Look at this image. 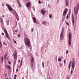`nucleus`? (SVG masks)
<instances>
[{"instance_id": "nucleus-1", "label": "nucleus", "mask_w": 79, "mask_h": 79, "mask_svg": "<svg viewBox=\"0 0 79 79\" xmlns=\"http://www.w3.org/2000/svg\"><path fill=\"white\" fill-rule=\"evenodd\" d=\"M24 40L25 45L28 47H29L31 46L30 40L28 37H25L24 39Z\"/></svg>"}, {"instance_id": "nucleus-2", "label": "nucleus", "mask_w": 79, "mask_h": 79, "mask_svg": "<svg viewBox=\"0 0 79 79\" xmlns=\"http://www.w3.org/2000/svg\"><path fill=\"white\" fill-rule=\"evenodd\" d=\"M69 43L68 44L69 46H71V32H69Z\"/></svg>"}, {"instance_id": "nucleus-3", "label": "nucleus", "mask_w": 79, "mask_h": 79, "mask_svg": "<svg viewBox=\"0 0 79 79\" xmlns=\"http://www.w3.org/2000/svg\"><path fill=\"white\" fill-rule=\"evenodd\" d=\"M4 32L6 34V37L7 39H9L10 36H9V35H8V32H7V31H6V29H5L4 30Z\"/></svg>"}, {"instance_id": "nucleus-4", "label": "nucleus", "mask_w": 79, "mask_h": 79, "mask_svg": "<svg viewBox=\"0 0 79 79\" xmlns=\"http://www.w3.org/2000/svg\"><path fill=\"white\" fill-rule=\"evenodd\" d=\"M6 6H7L8 8V10H9V11H13V9H12V8L9 5H8V4H6Z\"/></svg>"}, {"instance_id": "nucleus-5", "label": "nucleus", "mask_w": 79, "mask_h": 79, "mask_svg": "<svg viewBox=\"0 0 79 79\" xmlns=\"http://www.w3.org/2000/svg\"><path fill=\"white\" fill-rule=\"evenodd\" d=\"M63 32L61 31L60 34V40H64V37H63Z\"/></svg>"}, {"instance_id": "nucleus-6", "label": "nucleus", "mask_w": 79, "mask_h": 79, "mask_svg": "<svg viewBox=\"0 0 79 79\" xmlns=\"http://www.w3.org/2000/svg\"><path fill=\"white\" fill-rule=\"evenodd\" d=\"M75 61L73 60L72 63V68H73V70L74 69V67H75Z\"/></svg>"}, {"instance_id": "nucleus-7", "label": "nucleus", "mask_w": 79, "mask_h": 79, "mask_svg": "<svg viewBox=\"0 0 79 79\" xmlns=\"http://www.w3.org/2000/svg\"><path fill=\"white\" fill-rule=\"evenodd\" d=\"M72 23L73 25H74V15L73 14H72Z\"/></svg>"}, {"instance_id": "nucleus-8", "label": "nucleus", "mask_w": 79, "mask_h": 79, "mask_svg": "<svg viewBox=\"0 0 79 79\" xmlns=\"http://www.w3.org/2000/svg\"><path fill=\"white\" fill-rule=\"evenodd\" d=\"M26 6L27 8H29L31 6V2H29L27 3L26 4Z\"/></svg>"}, {"instance_id": "nucleus-9", "label": "nucleus", "mask_w": 79, "mask_h": 79, "mask_svg": "<svg viewBox=\"0 0 79 79\" xmlns=\"http://www.w3.org/2000/svg\"><path fill=\"white\" fill-rule=\"evenodd\" d=\"M13 11V14L14 15H15V16H17V17H18V15L17 14V13H16V11H15L14 10Z\"/></svg>"}, {"instance_id": "nucleus-10", "label": "nucleus", "mask_w": 79, "mask_h": 79, "mask_svg": "<svg viewBox=\"0 0 79 79\" xmlns=\"http://www.w3.org/2000/svg\"><path fill=\"white\" fill-rule=\"evenodd\" d=\"M32 19L33 20V21L34 23H37V21H36V19L34 17H33Z\"/></svg>"}, {"instance_id": "nucleus-11", "label": "nucleus", "mask_w": 79, "mask_h": 79, "mask_svg": "<svg viewBox=\"0 0 79 79\" xmlns=\"http://www.w3.org/2000/svg\"><path fill=\"white\" fill-rule=\"evenodd\" d=\"M41 12L42 13L43 15H44L45 13H46V11L44 10H41Z\"/></svg>"}, {"instance_id": "nucleus-12", "label": "nucleus", "mask_w": 79, "mask_h": 79, "mask_svg": "<svg viewBox=\"0 0 79 79\" xmlns=\"http://www.w3.org/2000/svg\"><path fill=\"white\" fill-rule=\"evenodd\" d=\"M65 5L67 6H69V0H67L66 1Z\"/></svg>"}, {"instance_id": "nucleus-13", "label": "nucleus", "mask_w": 79, "mask_h": 79, "mask_svg": "<svg viewBox=\"0 0 79 79\" xmlns=\"http://www.w3.org/2000/svg\"><path fill=\"white\" fill-rule=\"evenodd\" d=\"M14 63H13V71H14V68H15V66L16 65V60H14Z\"/></svg>"}, {"instance_id": "nucleus-14", "label": "nucleus", "mask_w": 79, "mask_h": 79, "mask_svg": "<svg viewBox=\"0 0 79 79\" xmlns=\"http://www.w3.org/2000/svg\"><path fill=\"white\" fill-rule=\"evenodd\" d=\"M6 66H7V68H8L9 70H11V67L10 65H7Z\"/></svg>"}, {"instance_id": "nucleus-15", "label": "nucleus", "mask_w": 79, "mask_h": 79, "mask_svg": "<svg viewBox=\"0 0 79 79\" xmlns=\"http://www.w3.org/2000/svg\"><path fill=\"white\" fill-rule=\"evenodd\" d=\"M15 52L14 53V56H17V52H16V50H15Z\"/></svg>"}, {"instance_id": "nucleus-16", "label": "nucleus", "mask_w": 79, "mask_h": 79, "mask_svg": "<svg viewBox=\"0 0 79 79\" xmlns=\"http://www.w3.org/2000/svg\"><path fill=\"white\" fill-rule=\"evenodd\" d=\"M31 63H34V58L33 57L31 58Z\"/></svg>"}, {"instance_id": "nucleus-17", "label": "nucleus", "mask_w": 79, "mask_h": 79, "mask_svg": "<svg viewBox=\"0 0 79 79\" xmlns=\"http://www.w3.org/2000/svg\"><path fill=\"white\" fill-rule=\"evenodd\" d=\"M68 9L67 8H66L64 11V12L65 13H67L68 12Z\"/></svg>"}, {"instance_id": "nucleus-18", "label": "nucleus", "mask_w": 79, "mask_h": 79, "mask_svg": "<svg viewBox=\"0 0 79 79\" xmlns=\"http://www.w3.org/2000/svg\"><path fill=\"white\" fill-rule=\"evenodd\" d=\"M44 25L46 26H48V25H49V23H47L46 22V23H45Z\"/></svg>"}, {"instance_id": "nucleus-19", "label": "nucleus", "mask_w": 79, "mask_h": 79, "mask_svg": "<svg viewBox=\"0 0 79 79\" xmlns=\"http://www.w3.org/2000/svg\"><path fill=\"white\" fill-rule=\"evenodd\" d=\"M45 23H46V21H43L42 22V24H44V25H45Z\"/></svg>"}, {"instance_id": "nucleus-20", "label": "nucleus", "mask_w": 79, "mask_h": 79, "mask_svg": "<svg viewBox=\"0 0 79 79\" xmlns=\"http://www.w3.org/2000/svg\"><path fill=\"white\" fill-rule=\"evenodd\" d=\"M17 3H18L19 4V6H21V4L20 3V2H19V0H17Z\"/></svg>"}, {"instance_id": "nucleus-21", "label": "nucleus", "mask_w": 79, "mask_h": 79, "mask_svg": "<svg viewBox=\"0 0 79 79\" xmlns=\"http://www.w3.org/2000/svg\"><path fill=\"white\" fill-rule=\"evenodd\" d=\"M67 13H66V12H64L63 14V16H66V15Z\"/></svg>"}, {"instance_id": "nucleus-22", "label": "nucleus", "mask_w": 79, "mask_h": 79, "mask_svg": "<svg viewBox=\"0 0 79 79\" xmlns=\"http://www.w3.org/2000/svg\"><path fill=\"white\" fill-rule=\"evenodd\" d=\"M16 77H17V75L16 74L15 76L14 77V79H16Z\"/></svg>"}, {"instance_id": "nucleus-23", "label": "nucleus", "mask_w": 79, "mask_h": 79, "mask_svg": "<svg viewBox=\"0 0 79 79\" xmlns=\"http://www.w3.org/2000/svg\"><path fill=\"white\" fill-rule=\"evenodd\" d=\"M31 68H32V67H33V66H34V65H33V63H31Z\"/></svg>"}, {"instance_id": "nucleus-24", "label": "nucleus", "mask_w": 79, "mask_h": 79, "mask_svg": "<svg viewBox=\"0 0 79 79\" xmlns=\"http://www.w3.org/2000/svg\"><path fill=\"white\" fill-rule=\"evenodd\" d=\"M0 23H1L2 25V26H4V25L3 24V21H2V22H0Z\"/></svg>"}, {"instance_id": "nucleus-25", "label": "nucleus", "mask_w": 79, "mask_h": 79, "mask_svg": "<svg viewBox=\"0 0 79 79\" xmlns=\"http://www.w3.org/2000/svg\"><path fill=\"white\" fill-rule=\"evenodd\" d=\"M14 59H15L14 60H16V59H17V56H14Z\"/></svg>"}, {"instance_id": "nucleus-26", "label": "nucleus", "mask_w": 79, "mask_h": 79, "mask_svg": "<svg viewBox=\"0 0 79 79\" xmlns=\"http://www.w3.org/2000/svg\"><path fill=\"white\" fill-rule=\"evenodd\" d=\"M2 21H3V19H2V18L1 17L0 18V22H1Z\"/></svg>"}, {"instance_id": "nucleus-27", "label": "nucleus", "mask_w": 79, "mask_h": 79, "mask_svg": "<svg viewBox=\"0 0 79 79\" xmlns=\"http://www.w3.org/2000/svg\"><path fill=\"white\" fill-rule=\"evenodd\" d=\"M22 64H23V63L22 62H20V65H19V67H20H20H21V66H22Z\"/></svg>"}, {"instance_id": "nucleus-28", "label": "nucleus", "mask_w": 79, "mask_h": 79, "mask_svg": "<svg viewBox=\"0 0 79 79\" xmlns=\"http://www.w3.org/2000/svg\"><path fill=\"white\" fill-rule=\"evenodd\" d=\"M49 17L50 18H52V15H51V14H50L49 15Z\"/></svg>"}, {"instance_id": "nucleus-29", "label": "nucleus", "mask_w": 79, "mask_h": 79, "mask_svg": "<svg viewBox=\"0 0 79 79\" xmlns=\"http://www.w3.org/2000/svg\"><path fill=\"white\" fill-rule=\"evenodd\" d=\"M64 27H62V32H64Z\"/></svg>"}, {"instance_id": "nucleus-30", "label": "nucleus", "mask_w": 79, "mask_h": 79, "mask_svg": "<svg viewBox=\"0 0 79 79\" xmlns=\"http://www.w3.org/2000/svg\"><path fill=\"white\" fill-rule=\"evenodd\" d=\"M42 66H43V67L44 68V62H42Z\"/></svg>"}, {"instance_id": "nucleus-31", "label": "nucleus", "mask_w": 79, "mask_h": 79, "mask_svg": "<svg viewBox=\"0 0 79 79\" xmlns=\"http://www.w3.org/2000/svg\"><path fill=\"white\" fill-rule=\"evenodd\" d=\"M78 13V10H77L75 12V13L76 15L77 14V13Z\"/></svg>"}, {"instance_id": "nucleus-32", "label": "nucleus", "mask_w": 79, "mask_h": 79, "mask_svg": "<svg viewBox=\"0 0 79 79\" xmlns=\"http://www.w3.org/2000/svg\"><path fill=\"white\" fill-rule=\"evenodd\" d=\"M38 3H39V4H41V3H42V2H40V0H39L38 1Z\"/></svg>"}, {"instance_id": "nucleus-33", "label": "nucleus", "mask_w": 79, "mask_h": 79, "mask_svg": "<svg viewBox=\"0 0 79 79\" xmlns=\"http://www.w3.org/2000/svg\"><path fill=\"white\" fill-rule=\"evenodd\" d=\"M3 57H2V63H3Z\"/></svg>"}, {"instance_id": "nucleus-34", "label": "nucleus", "mask_w": 79, "mask_h": 79, "mask_svg": "<svg viewBox=\"0 0 79 79\" xmlns=\"http://www.w3.org/2000/svg\"><path fill=\"white\" fill-rule=\"evenodd\" d=\"M4 58H5V59L6 60V55H5V56H4Z\"/></svg>"}, {"instance_id": "nucleus-35", "label": "nucleus", "mask_w": 79, "mask_h": 79, "mask_svg": "<svg viewBox=\"0 0 79 79\" xmlns=\"http://www.w3.org/2000/svg\"><path fill=\"white\" fill-rule=\"evenodd\" d=\"M73 69H71V74H73Z\"/></svg>"}, {"instance_id": "nucleus-36", "label": "nucleus", "mask_w": 79, "mask_h": 79, "mask_svg": "<svg viewBox=\"0 0 79 79\" xmlns=\"http://www.w3.org/2000/svg\"><path fill=\"white\" fill-rule=\"evenodd\" d=\"M7 25H8V26L9 25V20H7Z\"/></svg>"}, {"instance_id": "nucleus-37", "label": "nucleus", "mask_w": 79, "mask_h": 79, "mask_svg": "<svg viewBox=\"0 0 79 79\" xmlns=\"http://www.w3.org/2000/svg\"><path fill=\"white\" fill-rule=\"evenodd\" d=\"M68 15H69V14H67V15L66 17V19H68L69 18V17L68 16Z\"/></svg>"}, {"instance_id": "nucleus-38", "label": "nucleus", "mask_w": 79, "mask_h": 79, "mask_svg": "<svg viewBox=\"0 0 79 79\" xmlns=\"http://www.w3.org/2000/svg\"><path fill=\"white\" fill-rule=\"evenodd\" d=\"M69 52V51L68 50H67V51H66V55H67L68 54V52Z\"/></svg>"}, {"instance_id": "nucleus-39", "label": "nucleus", "mask_w": 79, "mask_h": 79, "mask_svg": "<svg viewBox=\"0 0 79 79\" xmlns=\"http://www.w3.org/2000/svg\"><path fill=\"white\" fill-rule=\"evenodd\" d=\"M61 59L60 58H59L58 59V61H61Z\"/></svg>"}, {"instance_id": "nucleus-40", "label": "nucleus", "mask_w": 79, "mask_h": 79, "mask_svg": "<svg viewBox=\"0 0 79 79\" xmlns=\"http://www.w3.org/2000/svg\"><path fill=\"white\" fill-rule=\"evenodd\" d=\"M69 69H70V68H71V65H70V64H69Z\"/></svg>"}, {"instance_id": "nucleus-41", "label": "nucleus", "mask_w": 79, "mask_h": 79, "mask_svg": "<svg viewBox=\"0 0 79 79\" xmlns=\"http://www.w3.org/2000/svg\"><path fill=\"white\" fill-rule=\"evenodd\" d=\"M13 41H14V43H15V44H16V41L15 40L13 39Z\"/></svg>"}, {"instance_id": "nucleus-42", "label": "nucleus", "mask_w": 79, "mask_h": 79, "mask_svg": "<svg viewBox=\"0 0 79 79\" xmlns=\"http://www.w3.org/2000/svg\"><path fill=\"white\" fill-rule=\"evenodd\" d=\"M20 35H21L20 34L18 35V37L19 38V37H20Z\"/></svg>"}, {"instance_id": "nucleus-43", "label": "nucleus", "mask_w": 79, "mask_h": 79, "mask_svg": "<svg viewBox=\"0 0 79 79\" xmlns=\"http://www.w3.org/2000/svg\"><path fill=\"white\" fill-rule=\"evenodd\" d=\"M64 63H66V59H65L64 60Z\"/></svg>"}, {"instance_id": "nucleus-44", "label": "nucleus", "mask_w": 79, "mask_h": 79, "mask_svg": "<svg viewBox=\"0 0 79 79\" xmlns=\"http://www.w3.org/2000/svg\"><path fill=\"white\" fill-rule=\"evenodd\" d=\"M50 5L49 4L48 5V8H50Z\"/></svg>"}, {"instance_id": "nucleus-45", "label": "nucleus", "mask_w": 79, "mask_h": 79, "mask_svg": "<svg viewBox=\"0 0 79 79\" xmlns=\"http://www.w3.org/2000/svg\"><path fill=\"white\" fill-rule=\"evenodd\" d=\"M47 45H49V42H47Z\"/></svg>"}, {"instance_id": "nucleus-46", "label": "nucleus", "mask_w": 79, "mask_h": 79, "mask_svg": "<svg viewBox=\"0 0 79 79\" xmlns=\"http://www.w3.org/2000/svg\"><path fill=\"white\" fill-rule=\"evenodd\" d=\"M77 6L78 7V8H79V4H78L77 5Z\"/></svg>"}, {"instance_id": "nucleus-47", "label": "nucleus", "mask_w": 79, "mask_h": 79, "mask_svg": "<svg viewBox=\"0 0 79 79\" xmlns=\"http://www.w3.org/2000/svg\"><path fill=\"white\" fill-rule=\"evenodd\" d=\"M8 63L9 64H11V62L10 61L8 62Z\"/></svg>"}, {"instance_id": "nucleus-48", "label": "nucleus", "mask_w": 79, "mask_h": 79, "mask_svg": "<svg viewBox=\"0 0 79 79\" xmlns=\"http://www.w3.org/2000/svg\"><path fill=\"white\" fill-rule=\"evenodd\" d=\"M2 35H5V34H4V33H2L1 34Z\"/></svg>"}, {"instance_id": "nucleus-49", "label": "nucleus", "mask_w": 79, "mask_h": 79, "mask_svg": "<svg viewBox=\"0 0 79 79\" xmlns=\"http://www.w3.org/2000/svg\"><path fill=\"white\" fill-rule=\"evenodd\" d=\"M33 30H34V29L33 28H31V32H33Z\"/></svg>"}, {"instance_id": "nucleus-50", "label": "nucleus", "mask_w": 79, "mask_h": 79, "mask_svg": "<svg viewBox=\"0 0 79 79\" xmlns=\"http://www.w3.org/2000/svg\"><path fill=\"white\" fill-rule=\"evenodd\" d=\"M59 64H60V66H62V64H61V63H59Z\"/></svg>"}, {"instance_id": "nucleus-51", "label": "nucleus", "mask_w": 79, "mask_h": 79, "mask_svg": "<svg viewBox=\"0 0 79 79\" xmlns=\"http://www.w3.org/2000/svg\"><path fill=\"white\" fill-rule=\"evenodd\" d=\"M66 24H67V25H69V23H68H68H66Z\"/></svg>"}, {"instance_id": "nucleus-52", "label": "nucleus", "mask_w": 79, "mask_h": 79, "mask_svg": "<svg viewBox=\"0 0 79 79\" xmlns=\"http://www.w3.org/2000/svg\"><path fill=\"white\" fill-rule=\"evenodd\" d=\"M55 59H56V60H57V56H56V57H55Z\"/></svg>"}, {"instance_id": "nucleus-53", "label": "nucleus", "mask_w": 79, "mask_h": 79, "mask_svg": "<svg viewBox=\"0 0 79 79\" xmlns=\"http://www.w3.org/2000/svg\"><path fill=\"white\" fill-rule=\"evenodd\" d=\"M18 68H17V69H16V71H17V72H18Z\"/></svg>"}, {"instance_id": "nucleus-54", "label": "nucleus", "mask_w": 79, "mask_h": 79, "mask_svg": "<svg viewBox=\"0 0 79 79\" xmlns=\"http://www.w3.org/2000/svg\"><path fill=\"white\" fill-rule=\"evenodd\" d=\"M69 13L70 14L71 13V11L70 10H69Z\"/></svg>"}, {"instance_id": "nucleus-55", "label": "nucleus", "mask_w": 79, "mask_h": 79, "mask_svg": "<svg viewBox=\"0 0 79 79\" xmlns=\"http://www.w3.org/2000/svg\"><path fill=\"white\" fill-rule=\"evenodd\" d=\"M2 44H0V48H2Z\"/></svg>"}, {"instance_id": "nucleus-56", "label": "nucleus", "mask_w": 79, "mask_h": 79, "mask_svg": "<svg viewBox=\"0 0 79 79\" xmlns=\"http://www.w3.org/2000/svg\"><path fill=\"white\" fill-rule=\"evenodd\" d=\"M2 6H4V5L3 4V3H2Z\"/></svg>"}, {"instance_id": "nucleus-57", "label": "nucleus", "mask_w": 79, "mask_h": 79, "mask_svg": "<svg viewBox=\"0 0 79 79\" xmlns=\"http://www.w3.org/2000/svg\"><path fill=\"white\" fill-rule=\"evenodd\" d=\"M3 45H5V41H4L3 43Z\"/></svg>"}, {"instance_id": "nucleus-58", "label": "nucleus", "mask_w": 79, "mask_h": 79, "mask_svg": "<svg viewBox=\"0 0 79 79\" xmlns=\"http://www.w3.org/2000/svg\"><path fill=\"white\" fill-rule=\"evenodd\" d=\"M0 45H2V42L0 41Z\"/></svg>"}, {"instance_id": "nucleus-59", "label": "nucleus", "mask_w": 79, "mask_h": 79, "mask_svg": "<svg viewBox=\"0 0 79 79\" xmlns=\"http://www.w3.org/2000/svg\"><path fill=\"white\" fill-rule=\"evenodd\" d=\"M71 62H70L69 64H70V65H71Z\"/></svg>"}, {"instance_id": "nucleus-60", "label": "nucleus", "mask_w": 79, "mask_h": 79, "mask_svg": "<svg viewBox=\"0 0 79 79\" xmlns=\"http://www.w3.org/2000/svg\"><path fill=\"white\" fill-rule=\"evenodd\" d=\"M22 62H23V59H21V62H22Z\"/></svg>"}, {"instance_id": "nucleus-61", "label": "nucleus", "mask_w": 79, "mask_h": 79, "mask_svg": "<svg viewBox=\"0 0 79 79\" xmlns=\"http://www.w3.org/2000/svg\"><path fill=\"white\" fill-rule=\"evenodd\" d=\"M19 18H18V19H17V21H19Z\"/></svg>"}, {"instance_id": "nucleus-62", "label": "nucleus", "mask_w": 79, "mask_h": 79, "mask_svg": "<svg viewBox=\"0 0 79 79\" xmlns=\"http://www.w3.org/2000/svg\"><path fill=\"white\" fill-rule=\"evenodd\" d=\"M33 10H34V11H35V9L33 8Z\"/></svg>"}, {"instance_id": "nucleus-63", "label": "nucleus", "mask_w": 79, "mask_h": 79, "mask_svg": "<svg viewBox=\"0 0 79 79\" xmlns=\"http://www.w3.org/2000/svg\"><path fill=\"white\" fill-rule=\"evenodd\" d=\"M67 79H69V77H68Z\"/></svg>"}, {"instance_id": "nucleus-64", "label": "nucleus", "mask_w": 79, "mask_h": 79, "mask_svg": "<svg viewBox=\"0 0 79 79\" xmlns=\"http://www.w3.org/2000/svg\"><path fill=\"white\" fill-rule=\"evenodd\" d=\"M22 79H24V77H22Z\"/></svg>"}]
</instances>
